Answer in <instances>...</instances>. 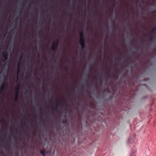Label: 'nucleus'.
Masks as SVG:
<instances>
[{"label": "nucleus", "mask_w": 156, "mask_h": 156, "mask_svg": "<svg viewBox=\"0 0 156 156\" xmlns=\"http://www.w3.org/2000/svg\"><path fill=\"white\" fill-rule=\"evenodd\" d=\"M80 39L79 43L81 46V49L83 50L85 47V40L83 37V34L82 31L80 34Z\"/></svg>", "instance_id": "nucleus-1"}, {"label": "nucleus", "mask_w": 156, "mask_h": 156, "mask_svg": "<svg viewBox=\"0 0 156 156\" xmlns=\"http://www.w3.org/2000/svg\"><path fill=\"white\" fill-rule=\"evenodd\" d=\"M58 43L59 41H57L55 43H53L51 48V50L52 51L55 52L56 50Z\"/></svg>", "instance_id": "nucleus-2"}, {"label": "nucleus", "mask_w": 156, "mask_h": 156, "mask_svg": "<svg viewBox=\"0 0 156 156\" xmlns=\"http://www.w3.org/2000/svg\"><path fill=\"white\" fill-rule=\"evenodd\" d=\"M3 56L4 57V59L3 60V62H5L7 59L8 58V54L7 52H5V53H4Z\"/></svg>", "instance_id": "nucleus-3"}, {"label": "nucleus", "mask_w": 156, "mask_h": 156, "mask_svg": "<svg viewBox=\"0 0 156 156\" xmlns=\"http://www.w3.org/2000/svg\"><path fill=\"white\" fill-rule=\"evenodd\" d=\"M62 106V105H61L60 103L58 102V101H56V105L54 108V110L56 111H57V108L58 106Z\"/></svg>", "instance_id": "nucleus-4"}, {"label": "nucleus", "mask_w": 156, "mask_h": 156, "mask_svg": "<svg viewBox=\"0 0 156 156\" xmlns=\"http://www.w3.org/2000/svg\"><path fill=\"white\" fill-rule=\"evenodd\" d=\"M20 87V86L19 85L16 86L15 90V94L18 95Z\"/></svg>", "instance_id": "nucleus-5"}, {"label": "nucleus", "mask_w": 156, "mask_h": 156, "mask_svg": "<svg viewBox=\"0 0 156 156\" xmlns=\"http://www.w3.org/2000/svg\"><path fill=\"white\" fill-rule=\"evenodd\" d=\"M40 152L43 156H45V151L44 149H41L40 150Z\"/></svg>", "instance_id": "nucleus-6"}, {"label": "nucleus", "mask_w": 156, "mask_h": 156, "mask_svg": "<svg viewBox=\"0 0 156 156\" xmlns=\"http://www.w3.org/2000/svg\"><path fill=\"white\" fill-rule=\"evenodd\" d=\"M5 89V85L4 84H3L2 85H1V86L0 87V93H1V92L4 90Z\"/></svg>", "instance_id": "nucleus-7"}, {"label": "nucleus", "mask_w": 156, "mask_h": 156, "mask_svg": "<svg viewBox=\"0 0 156 156\" xmlns=\"http://www.w3.org/2000/svg\"><path fill=\"white\" fill-rule=\"evenodd\" d=\"M20 62H19L17 65V67L18 68V70H17V77H18V74H19V73L20 71Z\"/></svg>", "instance_id": "nucleus-8"}, {"label": "nucleus", "mask_w": 156, "mask_h": 156, "mask_svg": "<svg viewBox=\"0 0 156 156\" xmlns=\"http://www.w3.org/2000/svg\"><path fill=\"white\" fill-rule=\"evenodd\" d=\"M18 95L15 94V98L14 99V101L16 102H17L18 101Z\"/></svg>", "instance_id": "nucleus-9"}, {"label": "nucleus", "mask_w": 156, "mask_h": 156, "mask_svg": "<svg viewBox=\"0 0 156 156\" xmlns=\"http://www.w3.org/2000/svg\"><path fill=\"white\" fill-rule=\"evenodd\" d=\"M153 39V37L152 36H151L149 38V40L150 41H152Z\"/></svg>", "instance_id": "nucleus-10"}, {"label": "nucleus", "mask_w": 156, "mask_h": 156, "mask_svg": "<svg viewBox=\"0 0 156 156\" xmlns=\"http://www.w3.org/2000/svg\"><path fill=\"white\" fill-rule=\"evenodd\" d=\"M154 31H156V27H154L152 30V32L153 33Z\"/></svg>", "instance_id": "nucleus-11"}, {"label": "nucleus", "mask_w": 156, "mask_h": 156, "mask_svg": "<svg viewBox=\"0 0 156 156\" xmlns=\"http://www.w3.org/2000/svg\"><path fill=\"white\" fill-rule=\"evenodd\" d=\"M23 55L22 54L20 57V60H21L22 59V57H23Z\"/></svg>", "instance_id": "nucleus-12"}, {"label": "nucleus", "mask_w": 156, "mask_h": 156, "mask_svg": "<svg viewBox=\"0 0 156 156\" xmlns=\"http://www.w3.org/2000/svg\"><path fill=\"white\" fill-rule=\"evenodd\" d=\"M68 70V68L67 67H66L65 68V70Z\"/></svg>", "instance_id": "nucleus-13"}, {"label": "nucleus", "mask_w": 156, "mask_h": 156, "mask_svg": "<svg viewBox=\"0 0 156 156\" xmlns=\"http://www.w3.org/2000/svg\"><path fill=\"white\" fill-rule=\"evenodd\" d=\"M130 156H135V155L134 154H131Z\"/></svg>", "instance_id": "nucleus-14"}, {"label": "nucleus", "mask_w": 156, "mask_h": 156, "mask_svg": "<svg viewBox=\"0 0 156 156\" xmlns=\"http://www.w3.org/2000/svg\"><path fill=\"white\" fill-rule=\"evenodd\" d=\"M154 52H156V49H154Z\"/></svg>", "instance_id": "nucleus-15"}, {"label": "nucleus", "mask_w": 156, "mask_h": 156, "mask_svg": "<svg viewBox=\"0 0 156 156\" xmlns=\"http://www.w3.org/2000/svg\"><path fill=\"white\" fill-rule=\"evenodd\" d=\"M99 78H100V82L101 81V77H100V76L99 77Z\"/></svg>", "instance_id": "nucleus-16"}, {"label": "nucleus", "mask_w": 156, "mask_h": 156, "mask_svg": "<svg viewBox=\"0 0 156 156\" xmlns=\"http://www.w3.org/2000/svg\"><path fill=\"white\" fill-rule=\"evenodd\" d=\"M5 76L4 75V78H5Z\"/></svg>", "instance_id": "nucleus-17"}, {"label": "nucleus", "mask_w": 156, "mask_h": 156, "mask_svg": "<svg viewBox=\"0 0 156 156\" xmlns=\"http://www.w3.org/2000/svg\"><path fill=\"white\" fill-rule=\"evenodd\" d=\"M109 77H110V76H110V75H109Z\"/></svg>", "instance_id": "nucleus-18"}, {"label": "nucleus", "mask_w": 156, "mask_h": 156, "mask_svg": "<svg viewBox=\"0 0 156 156\" xmlns=\"http://www.w3.org/2000/svg\"><path fill=\"white\" fill-rule=\"evenodd\" d=\"M82 87H83V86H82L81 87V88H82Z\"/></svg>", "instance_id": "nucleus-19"}]
</instances>
